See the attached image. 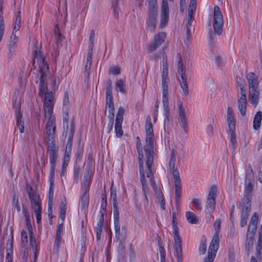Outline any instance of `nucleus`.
I'll list each match as a JSON object with an SVG mask.
<instances>
[{
  "label": "nucleus",
  "mask_w": 262,
  "mask_h": 262,
  "mask_svg": "<svg viewBox=\"0 0 262 262\" xmlns=\"http://www.w3.org/2000/svg\"><path fill=\"white\" fill-rule=\"evenodd\" d=\"M35 60L40 63V77L39 78V95L43 98L44 115L50 116L53 113V109L54 104V94L52 92H47V84L46 82V74L45 72L48 70V64L45 62L43 59L40 56L38 51L35 52Z\"/></svg>",
  "instance_id": "nucleus-1"
},
{
  "label": "nucleus",
  "mask_w": 262,
  "mask_h": 262,
  "mask_svg": "<svg viewBox=\"0 0 262 262\" xmlns=\"http://www.w3.org/2000/svg\"><path fill=\"white\" fill-rule=\"evenodd\" d=\"M254 175L251 167L247 171L245 177V193L242 199L241 207V223L242 227H245L249 219L251 211V199L254 187Z\"/></svg>",
  "instance_id": "nucleus-2"
},
{
  "label": "nucleus",
  "mask_w": 262,
  "mask_h": 262,
  "mask_svg": "<svg viewBox=\"0 0 262 262\" xmlns=\"http://www.w3.org/2000/svg\"><path fill=\"white\" fill-rule=\"evenodd\" d=\"M146 139L144 145V152L145 159L156 158L157 154L154 148V134L153 126L151 122L150 117L148 116L146 117L145 123Z\"/></svg>",
  "instance_id": "nucleus-3"
},
{
  "label": "nucleus",
  "mask_w": 262,
  "mask_h": 262,
  "mask_svg": "<svg viewBox=\"0 0 262 262\" xmlns=\"http://www.w3.org/2000/svg\"><path fill=\"white\" fill-rule=\"evenodd\" d=\"M169 78L168 77H162V103L164 112L165 120L166 121L169 122L170 108L168 99V82Z\"/></svg>",
  "instance_id": "nucleus-4"
},
{
  "label": "nucleus",
  "mask_w": 262,
  "mask_h": 262,
  "mask_svg": "<svg viewBox=\"0 0 262 262\" xmlns=\"http://www.w3.org/2000/svg\"><path fill=\"white\" fill-rule=\"evenodd\" d=\"M217 187L216 185H212L208 194L206 199V204L205 205V208L207 215L208 214L210 217L213 219L211 215L213 212L215 206V200L217 196Z\"/></svg>",
  "instance_id": "nucleus-5"
},
{
  "label": "nucleus",
  "mask_w": 262,
  "mask_h": 262,
  "mask_svg": "<svg viewBox=\"0 0 262 262\" xmlns=\"http://www.w3.org/2000/svg\"><path fill=\"white\" fill-rule=\"evenodd\" d=\"M177 58L179 59L178 61V73L181 76V79H179V82L181 88L185 96L189 95L188 87L187 85V78L185 75V70L183 67V59L180 53L177 55Z\"/></svg>",
  "instance_id": "nucleus-6"
},
{
  "label": "nucleus",
  "mask_w": 262,
  "mask_h": 262,
  "mask_svg": "<svg viewBox=\"0 0 262 262\" xmlns=\"http://www.w3.org/2000/svg\"><path fill=\"white\" fill-rule=\"evenodd\" d=\"M258 219V214L254 212L251 219L248 227L246 246H252L253 245L254 237L257 228Z\"/></svg>",
  "instance_id": "nucleus-7"
},
{
  "label": "nucleus",
  "mask_w": 262,
  "mask_h": 262,
  "mask_svg": "<svg viewBox=\"0 0 262 262\" xmlns=\"http://www.w3.org/2000/svg\"><path fill=\"white\" fill-rule=\"evenodd\" d=\"M213 26L214 33L221 35L223 30V17L220 8L217 6L214 8Z\"/></svg>",
  "instance_id": "nucleus-8"
},
{
  "label": "nucleus",
  "mask_w": 262,
  "mask_h": 262,
  "mask_svg": "<svg viewBox=\"0 0 262 262\" xmlns=\"http://www.w3.org/2000/svg\"><path fill=\"white\" fill-rule=\"evenodd\" d=\"M156 158H146L145 159V166L146 167V176L149 179L151 187L157 194V196H159V191H161L158 188L156 185V182L154 178V173L152 172L154 167V161Z\"/></svg>",
  "instance_id": "nucleus-9"
},
{
  "label": "nucleus",
  "mask_w": 262,
  "mask_h": 262,
  "mask_svg": "<svg viewBox=\"0 0 262 262\" xmlns=\"http://www.w3.org/2000/svg\"><path fill=\"white\" fill-rule=\"evenodd\" d=\"M139 172L140 181L142 184V191L143 194V203L144 204V207L145 208L148 205V200L149 198L150 197L149 189L145 177L144 169L139 170Z\"/></svg>",
  "instance_id": "nucleus-10"
},
{
  "label": "nucleus",
  "mask_w": 262,
  "mask_h": 262,
  "mask_svg": "<svg viewBox=\"0 0 262 262\" xmlns=\"http://www.w3.org/2000/svg\"><path fill=\"white\" fill-rule=\"evenodd\" d=\"M124 114V109L122 106L119 107L116 117L115 124V130L117 137H120L123 134L122 128V123L123 120V115Z\"/></svg>",
  "instance_id": "nucleus-11"
},
{
  "label": "nucleus",
  "mask_w": 262,
  "mask_h": 262,
  "mask_svg": "<svg viewBox=\"0 0 262 262\" xmlns=\"http://www.w3.org/2000/svg\"><path fill=\"white\" fill-rule=\"evenodd\" d=\"M158 14V10H148L146 22L147 28L151 32H154L156 30Z\"/></svg>",
  "instance_id": "nucleus-12"
},
{
  "label": "nucleus",
  "mask_w": 262,
  "mask_h": 262,
  "mask_svg": "<svg viewBox=\"0 0 262 262\" xmlns=\"http://www.w3.org/2000/svg\"><path fill=\"white\" fill-rule=\"evenodd\" d=\"M169 20V6L167 0H163L161 5L160 27L165 28Z\"/></svg>",
  "instance_id": "nucleus-13"
},
{
  "label": "nucleus",
  "mask_w": 262,
  "mask_h": 262,
  "mask_svg": "<svg viewBox=\"0 0 262 262\" xmlns=\"http://www.w3.org/2000/svg\"><path fill=\"white\" fill-rule=\"evenodd\" d=\"M174 182L175 186V199L177 209H180V200L181 198V181L177 172L174 173Z\"/></svg>",
  "instance_id": "nucleus-14"
},
{
  "label": "nucleus",
  "mask_w": 262,
  "mask_h": 262,
  "mask_svg": "<svg viewBox=\"0 0 262 262\" xmlns=\"http://www.w3.org/2000/svg\"><path fill=\"white\" fill-rule=\"evenodd\" d=\"M28 194L31 201L32 208L34 212L41 211V205L39 196L33 191H28Z\"/></svg>",
  "instance_id": "nucleus-15"
},
{
  "label": "nucleus",
  "mask_w": 262,
  "mask_h": 262,
  "mask_svg": "<svg viewBox=\"0 0 262 262\" xmlns=\"http://www.w3.org/2000/svg\"><path fill=\"white\" fill-rule=\"evenodd\" d=\"M166 34L164 32H161L157 34L154 39V41L149 44L147 49L152 52L156 50L165 40Z\"/></svg>",
  "instance_id": "nucleus-16"
},
{
  "label": "nucleus",
  "mask_w": 262,
  "mask_h": 262,
  "mask_svg": "<svg viewBox=\"0 0 262 262\" xmlns=\"http://www.w3.org/2000/svg\"><path fill=\"white\" fill-rule=\"evenodd\" d=\"M47 151L49 156L50 164H56L58 157V150L55 142H48Z\"/></svg>",
  "instance_id": "nucleus-17"
},
{
  "label": "nucleus",
  "mask_w": 262,
  "mask_h": 262,
  "mask_svg": "<svg viewBox=\"0 0 262 262\" xmlns=\"http://www.w3.org/2000/svg\"><path fill=\"white\" fill-rule=\"evenodd\" d=\"M247 79L249 84V90H257L259 85L258 77L254 73H250L247 75Z\"/></svg>",
  "instance_id": "nucleus-18"
},
{
  "label": "nucleus",
  "mask_w": 262,
  "mask_h": 262,
  "mask_svg": "<svg viewBox=\"0 0 262 262\" xmlns=\"http://www.w3.org/2000/svg\"><path fill=\"white\" fill-rule=\"evenodd\" d=\"M136 147L138 154L139 170L144 169V155L143 148L139 137H137Z\"/></svg>",
  "instance_id": "nucleus-19"
},
{
  "label": "nucleus",
  "mask_w": 262,
  "mask_h": 262,
  "mask_svg": "<svg viewBox=\"0 0 262 262\" xmlns=\"http://www.w3.org/2000/svg\"><path fill=\"white\" fill-rule=\"evenodd\" d=\"M227 121L229 130L235 129V119L233 110L228 107L227 112Z\"/></svg>",
  "instance_id": "nucleus-20"
},
{
  "label": "nucleus",
  "mask_w": 262,
  "mask_h": 262,
  "mask_svg": "<svg viewBox=\"0 0 262 262\" xmlns=\"http://www.w3.org/2000/svg\"><path fill=\"white\" fill-rule=\"evenodd\" d=\"M5 252L6 253L5 262H12L13 255V247L6 248V247H1L0 253L2 258L4 257Z\"/></svg>",
  "instance_id": "nucleus-21"
},
{
  "label": "nucleus",
  "mask_w": 262,
  "mask_h": 262,
  "mask_svg": "<svg viewBox=\"0 0 262 262\" xmlns=\"http://www.w3.org/2000/svg\"><path fill=\"white\" fill-rule=\"evenodd\" d=\"M89 191L86 190H82V195L80 197L79 204L82 210H85L88 207L89 202Z\"/></svg>",
  "instance_id": "nucleus-22"
},
{
  "label": "nucleus",
  "mask_w": 262,
  "mask_h": 262,
  "mask_svg": "<svg viewBox=\"0 0 262 262\" xmlns=\"http://www.w3.org/2000/svg\"><path fill=\"white\" fill-rule=\"evenodd\" d=\"M177 221H172V226L173 233V238L176 246H181V239L179 233V228L177 226Z\"/></svg>",
  "instance_id": "nucleus-23"
},
{
  "label": "nucleus",
  "mask_w": 262,
  "mask_h": 262,
  "mask_svg": "<svg viewBox=\"0 0 262 262\" xmlns=\"http://www.w3.org/2000/svg\"><path fill=\"white\" fill-rule=\"evenodd\" d=\"M259 91L258 90H249V100L250 103L256 106L258 103Z\"/></svg>",
  "instance_id": "nucleus-24"
},
{
  "label": "nucleus",
  "mask_w": 262,
  "mask_h": 262,
  "mask_svg": "<svg viewBox=\"0 0 262 262\" xmlns=\"http://www.w3.org/2000/svg\"><path fill=\"white\" fill-rule=\"evenodd\" d=\"M176 151L174 149L171 151L170 160L169 163L170 171L172 172L173 177H174V173L177 172L178 176H179V172L177 168L175 167V164L176 162Z\"/></svg>",
  "instance_id": "nucleus-25"
},
{
  "label": "nucleus",
  "mask_w": 262,
  "mask_h": 262,
  "mask_svg": "<svg viewBox=\"0 0 262 262\" xmlns=\"http://www.w3.org/2000/svg\"><path fill=\"white\" fill-rule=\"evenodd\" d=\"M16 118L17 126L18 127L20 133L24 132V123L22 120V115L20 112V105L17 103V107L16 110Z\"/></svg>",
  "instance_id": "nucleus-26"
},
{
  "label": "nucleus",
  "mask_w": 262,
  "mask_h": 262,
  "mask_svg": "<svg viewBox=\"0 0 262 262\" xmlns=\"http://www.w3.org/2000/svg\"><path fill=\"white\" fill-rule=\"evenodd\" d=\"M3 0H0V42L2 41L5 31V24L3 16Z\"/></svg>",
  "instance_id": "nucleus-27"
},
{
  "label": "nucleus",
  "mask_w": 262,
  "mask_h": 262,
  "mask_svg": "<svg viewBox=\"0 0 262 262\" xmlns=\"http://www.w3.org/2000/svg\"><path fill=\"white\" fill-rule=\"evenodd\" d=\"M92 177V173L89 171L84 176V181L82 184V190H86L89 191L90 186L91 183V179Z\"/></svg>",
  "instance_id": "nucleus-28"
},
{
  "label": "nucleus",
  "mask_w": 262,
  "mask_h": 262,
  "mask_svg": "<svg viewBox=\"0 0 262 262\" xmlns=\"http://www.w3.org/2000/svg\"><path fill=\"white\" fill-rule=\"evenodd\" d=\"M262 120V112L261 111H258L253 119V126L255 130H258L259 129L261 126V123Z\"/></svg>",
  "instance_id": "nucleus-29"
},
{
  "label": "nucleus",
  "mask_w": 262,
  "mask_h": 262,
  "mask_svg": "<svg viewBox=\"0 0 262 262\" xmlns=\"http://www.w3.org/2000/svg\"><path fill=\"white\" fill-rule=\"evenodd\" d=\"M247 101L245 99H238L237 100L238 108L240 111L241 114L245 116L247 112Z\"/></svg>",
  "instance_id": "nucleus-30"
},
{
  "label": "nucleus",
  "mask_w": 262,
  "mask_h": 262,
  "mask_svg": "<svg viewBox=\"0 0 262 262\" xmlns=\"http://www.w3.org/2000/svg\"><path fill=\"white\" fill-rule=\"evenodd\" d=\"M46 118H48V120L46 125V131L48 130H56V124L55 117L52 116V114L48 116H45Z\"/></svg>",
  "instance_id": "nucleus-31"
},
{
  "label": "nucleus",
  "mask_w": 262,
  "mask_h": 262,
  "mask_svg": "<svg viewBox=\"0 0 262 262\" xmlns=\"http://www.w3.org/2000/svg\"><path fill=\"white\" fill-rule=\"evenodd\" d=\"M219 247H209L208 250V257L207 259L208 262H212L215 257L216 252L218 250ZM204 262H208L207 259L205 260Z\"/></svg>",
  "instance_id": "nucleus-32"
},
{
  "label": "nucleus",
  "mask_w": 262,
  "mask_h": 262,
  "mask_svg": "<svg viewBox=\"0 0 262 262\" xmlns=\"http://www.w3.org/2000/svg\"><path fill=\"white\" fill-rule=\"evenodd\" d=\"M54 34L55 35L57 46H61L62 42L63 41L64 37L61 34L59 30V28L57 24L55 26Z\"/></svg>",
  "instance_id": "nucleus-33"
},
{
  "label": "nucleus",
  "mask_w": 262,
  "mask_h": 262,
  "mask_svg": "<svg viewBox=\"0 0 262 262\" xmlns=\"http://www.w3.org/2000/svg\"><path fill=\"white\" fill-rule=\"evenodd\" d=\"M186 217L188 222L190 224H197L199 223V220L194 212L187 211L186 212Z\"/></svg>",
  "instance_id": "nucleus-34"
},
{
  "label": "nucleus",
  "mask_w": 262,
  "mask_h": 262,
  "mask_svg": "<svg viewBox=\"0 0 262 262\" xmlns=\"http://www.w3.org/2000/svg\"><path fill=\"white\" fill-rule=\"evenodd\" d=\"M75 132V125L73 121H72L70 124V133L67 141V146L71 147L72 144V140L73 138L74 134Z\"/></svg>",
  "instance_id": "nucleus-35"
},
{
  "label": "nucleus",
  "mask_w": 262,
  "mask_h": 262,
  "mask_svg": "<svg viewBox=\"0 0 262 262\" xmlns=\"http://www.w3.org/2000/svg\"><path fill=\"white\" fill-rule=\"evenodd\" d=\"M229 134L230 136V145L231 148L234 150L236 144V135L235 134V129L229 130Z\"/></svg>",
  "instance_id": "nucleus-36"
},
{
  "label": "nucleus",
  "mask_w": 262,
  "mask_h": 262,
  "mask_svg": "<svg viewBox=\"0 0 262 262\" xmlns=\"http://www.w3.org/2000/svg\"><path fill=\"white\" fill-rule=\"evenodd\" d=\"M107 110L109 113L108 118L114 119L115 108L114 103H106L105 114H106V111Z\"/></svg>",
  "instance_id": "nucleus-37"
},
{
  "label": "nucleus",
  "mask_w": 262,
  "mask_h": 262,
  "mask_svg": "<svg viewBox=\"0 0 262 262\" xmlns=\"http://www.w3.org/2000/svg\"><path fill=\"white\" fill-rule=\"evenodd\" d=\"M51 168H50L49 180L50 185H53L56 164H51Z\"/></svg>",
  "instance_id": "nucleus-38"
},
{
  "label": "nucleus",
  "mask_w": 262,
  "mask_h": 262,
  "mask_svg": "<svg viewBox=\"0 0 262 262\" xmlns=\"http://www.w3.org/2000/svg\"><path fill=\"white\" fill-rule=\"evenodd\" d=\"M162 62V77H168V63L166 58H163Z\"/></svg>",
  "instance_id": "nucleus-39"
},
{
  "label": "nucleus",
  "mask_w": 262,
  "mask_h": 262,
  "mask_svg": "<svg viewBox=\"0 0 262 262\" xmlns=\"http://www.w3.org/2000/svg\"><path fill=\"white\" fill-rule=\"evenodd\" d=\"M56 130H48L46 131V135L47 136V142H55V136Z\"/></svg>",
  "instance_id": "nucleus-40"
},
{
  "label": "nucleus",
  "mask_w": 262,
  "mask_h": 262,
  "mask_svg": "<svg viewBox=\"0 0 262 262\" xmlns=\"http://www.w3.org/2000/svg\"><path fill=\"white\" fill-rule=\"evenodd\" d=\"M178 107L179 117H185V110L183 108V102L180 100L177 102Z\"/></svg>",
  "instance_id": "nucleus-41"
},
{
  "label": "nucleus",
  "mask_w": 262,
  "mask_h": 262,
  "mask_svg": "<svg viewBox=\"0 0 262 262\" xmlns=\"http://www.w3.org/2000/svg\"><path fill=\"white\" fill-rule=\"evenodd\" d=\"M114 226L115 230L116 238L119 239L120 236V225L119 224V219H114Z\"/></svg>",
  "instance_id": "nucleus-42"
},
{
  "label": "nucleus",
  "mask_w": 262,
  "mask_h": 262,
  "mask_svg": "<svg viewBox=\"0 0 262 262\" xmlns=\"http://www.w3.org/2000/svg\"><path fill=\"white\" fill-rule=\"evenodd\" d=\"M118 1L119 0H112V7L114 9V16L116 18H118L119 17Z\"/></svg>",
  "instance_id": "nucleus-43"
},
{
  "label": "nucleus",
  "mask_w": 262,
  "mask_h": 262,
  "mask_svg": "<svg viewBox=\"0 0 262 262\" xmlns=\"http://www.w3.org/2000/svg\"><path fill=\"white\" fill-rule=\"evenodd\" d=\"M194 18L192 17H188L187 18V23L186 24V34L187 35L188 37H189L190 35V30H191V27L192 26V23L193 20Z\"/></svg>",
  "instance_id": "nucleus-44"
},
{
  "label": "nucleus",
  "mask_w": 262,
  "mask_h": 262,
  "mask_svg": "<svg viewBox=\"0 0 262 262\" xmlns=\"http://www.w3.org/2000/svg\"><path fill=\"white\" fill-rule=\"evenodd\" d=\"M148 10H158L157 0H147Z\"/></svg>",
  "instance_id": "nucleus-45"
},
{
  "label": "nucleus",
  "mask_w": 262,
  "mask_h": 262,
  "mask_svg": "<svg viewBox=\"0 0 262 262\" xmlns=\"http://www.w3.org/2000/svg\"><path fill=\"white\" fill-rule=\"evenodd\" d=\"M159 196H157V198L160 200V204L161 208L163 210H165V202L164 198V195L161 191H159Z\"/></svg>",
  "instance_id": "nucleus-46"
},
{
  "label": "nucleus",
  "mask_w": 262,
  "mask_h": 262,
  "mask_svg": "<svg viewBox=\"0 0 262 262\" xmlns=\"http://www.w3.org/2000/svg\"><path fill=\"white\" fill-rule=\"evenodd\" d=\"M114 219H119V212L117 202H113Z\"/></svg>",
  "instance_id": "nucleus-47"
},
{
  "label": "nucleus",
  "mask_w": 262,
  "mask_h": 262,
  "mask_svg": "<svg viewBox=\"0 0 262 262\" xmlns=\"http://www.w3.org/2000/svg\"><path fill=\"white\" fill-rule=\"evenodd\" d=\"M176 257L177 262H182V247H176Z\"/></svg>",
  "instance_id": "nucleus-48"
},
{
  "label": "nucleus",
  "mask_w": 262,
  "mask_h": 262,
  "mask_svg": "<svg viewBox=\"0 0 262 262\" xmlns=\"http://www.w3.org/2000/svg\"><path fill=\"white\" fill-rule=\"evenodd\" d=\"M66 210H67L66 204L65 203L62 202L61 203L60 217L62 220H64L66 218Z\"/></svg>",
  "instance_id": "nucleus-49"
},
{
  "label": "nucleus",
  "mask_w": 262,
  "mask_h": 262,
  "mask_svg": "<svg viewBox=\"0 0 262 262\" xmlns=\"http://www.w3.org/2000/svg\"><path fill=\"white\" fill-rule=\"evenodd\" d=\"M116 86L119 89V91L122 93L125 92L124 89V82L122 79L118 80L116 83Z\"/></svg>",
  "instance_id": "nucleus-50"
},
{
  "label": "nucleus",
  "mask_w": 262,
  "mask_h": 262,
  "mask_svg": "<svg viewBox=\"0 0 262 262\" xmlns=\"http://www.w3.org/2000/svg\"><path fill=\"white\" fill-rule=\"evenodd\" d=\"M220 238L218 233H215L212 238L209 246H219Z\"/></svg>",
  "instance_id": "nucleus-51"
},
{
  "label": "nucleus",
  "mask_w": 262,
  "mask_h": 262,
  "mask_svg": "<svg viewBox=\"0 0 262 262\" xmlns=\"http://www.w3.org/2000/svg\"><path fill=\"white\" fill-rule=\"evenodd\" d=\"M95 30L92 29L91 31L90 36L89 39V49H93L94 44Z\"/></svg>",
  "instance_id": "nucleus-52"
},
{
  "label": "nucleus",
  "mask_w": 262,
  "mask_h": 262,
  "mask_svg": "<svg viewBox=\"0 0 262 262\" xmlns=\"http://www.w3.org/2000/svg\"><path fill=\"white\" fill-rule=\"evenodd\" d=\"M179 119L181 123V126L184 129L185 132H187L188 124L186 116L179 117Z\"/></svg>",
  "instance_id": "nucleus-53"
},
{
  "label": "nucleus",
  "mask_w": 262,
  "mask_h": 262,
  "mask_svg": "<svg viewBox=\"0 0 262 262\" xmlns=\"http://www.w3.org/2000/svg\"><path fill=\"white\" fill-rule=\"evenodd\" d=\"M12 206L16 209L17 212H20V207L19 206V200L17 196H13L12 201Z\"/></svg>",
  "instance_id": "nucleus-54"
},
{
  "label": "nucleus",
  "mask_w": 262,
  "mask_h": 262,
  "mask_svg": "<svg viewBox=\"0 0 262 262\" xmlns=\"http://www.w3.org/2000/svg\"><path fill=\"white\" fill-rule=\"evenodd\" d=\"M21 240L23 246H25L28 242V236L27 231L25 230H23L21 232Z\"/></svg>",
  "instance_id": "nucleus-55"
},
{
  "label": "nucleus",
  "mask_w": 262,
  "mask_h": 262,
  "mask_svg": "<svg viewBox=\"0 0 262 262\" xmlns=\"http://www.w3.org/2000/svg\"><path fill=\"white\" fill-rule=\"evenodd\" d=\"M80 169L79 167L76 166L74 169V180L76 183L78 182V179L80 177Z\"/></svg>",
  "instance_id": "nucleus-56"
},
{
  "label": "nucleus",
  "mask_w": 262,
  "mask_h": 262,
  "mask_svg": "<svg viewBox=\"0 0 262 262\" xmlns=\"http://www.w3.org/2000/svg\"><path fill=\"white\" fill-rule=\"evenodd\" d=\"M109 73L115 75H119L120 73V69L118 67L113 66L110 68Z\"/></svg>",
  "instance_id": "nucleus-57"
},
{
  "label": "nucleus",
  "mask_w": 262,
  "mask_h": 262,
  "mask_svg": "<svg viewBox=\"0 0 262 262\" xmlns=\"http://www.w3.org/2000/svg\"><path fill=\"white\" fill-rule=\"evenodd\" d=\"M53 82L52 90H56L58 88V84H59V79L57 77H55L52 79Z\"/></svg>",
  "instance_id": "nucleus-58"
},
{
  "label": "nucleus",
  "mask_w": 262,
  "mask_h": 262,
  "mask_svg": "<svg viewBox=\"0 0 262 262\" xmlns=\"http://www.w3.org/2000/svg\"><path fill=\"white\" fill-rule=\"evenodd\" d=\"M192 203L193 205L198 209L201 210L202 209L201 204L200 200L197 198H194L192 199Z\"/></svg>",
  "instance_id": "nucleus-59"
},
{
  "label": "nucleus",
  "mask_w": 262,
  "mask_h": 262,
  "mask_svg": "<svg viewBox=\"0 0 262 262\" xmlns=\"http://www.w3.org/2000/svg\"><path fill=\"white\" fill-rule=\"evenodd\" d=\"M17 42V36L15 34H14L13 32H12V35L10 37L9 45L10 46H16Z\"/></svg>",
  "instance_id": "nucleus-60"
},
{
  "label": "nucleus",
  "mask_w": 262,
  "mask_h": 262,
  "mask_svg": "<svg viewBox=\"0 0 262 262\" xmlns=\"http://www.w3.org/2000/svg\"><path fill=\"white\" fill-rule=\"evenodd\" d=\"M255 257L259 261H260L261 260V258H262V247H257Z\"/></svg>",
  "instance_id": "nucleus-61"
},
{
  "label": "nucleus",
  "mask_w": 262,
  "mask_h": 262,
  "mask_svg": "<svg viewBox=\"0 0 262 262\" xmlns=\"http://www.w3.org/2000/svg\"><path fill=\"white\" fill-rule=\"evenodd\" d=\"M221 223V220L220 219H217L216 220L214 223V227L215 231V233H219L220 230Z\"/></svg>",
  "instance_id": "nucleus-62"
},
{
  "label": "nucleus",
  "mask_w": 262,
  "mask_h": 262,
  "mask_svg": "<svg viewBox=\"0 0 262 262\" xmlns=\"http://www.w3.org/2000/svg\"><path fill=\"white\" fill-rule=\"evenodd\" d=\"M53 187L54 185H50L49 190L48 192V201H50V202H53Z\"/></svg>",
  "instance_id": "nucleus-63"
},
{
  "label": "nucleus",
  "mask_w": 262,
  "mask_h": 262,
  "mask_svg": "<svg viewBox=\"0 0 262 262\" xmlns=\"http://www.w3.org/2000/svg\"><path fill=\"white\" fill-rule=\"evenodd\" d=\"M107 205V202L105 195L102 198L101 209L104 212L106 211V208Z\"/></svg>",
  "instance_id": "nucleus-64"
}]
</instances>
